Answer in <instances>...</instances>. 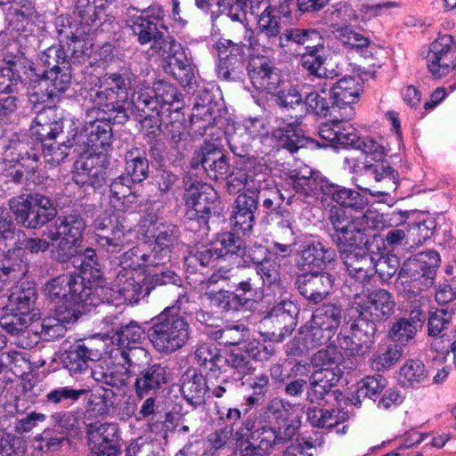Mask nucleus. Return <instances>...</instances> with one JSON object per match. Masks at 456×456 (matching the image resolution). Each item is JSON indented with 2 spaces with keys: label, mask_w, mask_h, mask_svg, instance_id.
Masks as SVG:
<instances>
[{
  "label": "nucleus",
  "mask_w": 456,
  "mask_h": 456,
  "mask_svg": "<svg viewBox=\"0 0 456 456\" xmlns=\"http://www.w3.org/2000/svg\"><path fill=\"white\" fill-rule=\"evenodd\" d=\"M131 76L127 70L106 75L90 90V99L98 108L87 112L83 129L73 136V141L83 145L88 155L97 156L110 148L112 129L110 120L121 124L128 119L126 110L118 98H122L120 94L132 86L134 78Z\"/></svg>",
  "instance_id": "f257e3e1"
},
{
  "label": "nucleus",
  "mask_w": 456,
  "mask_h": 456,
  "mask_svg": "<svg viewBox=\"0 0 456 456\" xmlns=\"http://www.w3.org/2000/svg\"><path fill=\"white\" fill-rule=\"evenodd\" d=\"M439 263L438 253L429 250L407 260L401 268L396 289L399 296L411 305V310L410 319L402 318L393 323L389 332L393 340L407 343L422 327L429 301L424 292L433 285Z\"/></svg>",
  "instance_id": "f03ea898"
},
{
  "label": "nucleus",
  "mask_w": 456,
  "mask_h": 456,
  "mask_svg": "<svg viewBox=\"0 0 456 456\" xmlns=\"http://www.w3.org/2000/svg\"><path fill=\"white\" fill-rule=\"evenodd\" d=\"M263 37H268L273 45L289 47L293 45H305V53L301 54V66L310 75L320 78L333 79L338 76L334 69H328L324 66V58L319 53L321 37L318 30H260Z\"/></svg>",
  "instance_id": "7ed1b4c3"
},
{
  "label": "nucleus",
  "mask_w": 456,
  "mask_h": 456,
  "mask_svg": "<svg viewBox=\"0 0 456 456\" xmlns=\"http://www.w3.org/2000/svg\"><path fill=\"white\" fill-rule=\"evenodd\" d=\"M226 4V2H224ZM227 16L231 20L248 28L256 22L259 28H279L290 20V7L287 1L244 0L229 1Z\"/></svg>",
  "instance_id": "20e7f679"
},
{
  "label": "nucleus",
  "mask_w": 456,
  "mask_h": 456,
  "mask_svg": "<svg viewBox=\"0 0 456 456\" xmlns=\"http://www.w3.org/2000/svg\"><path fill=\"white\" fill-rule=\"evenodd\" d=\"M81 287V276L73 273H63L50 281L44 287L45 297L54 304V317L45 318L42 321L43 330L46 337L60 338L65 331L64 322L61 318L63 310H69L73 305V297Z\"/></svg>",
  "instance_id": "39448f33"
},
{
  "label": "nucleus",
  "mask_w": 456,
  "mask_h": 456,
  "mask_svg": "<svg viewBox=\"0 0 456 456\" xmlns=\"http://www.w3.org/2000/svg\"><path fill=\"white\" fill-rule=\"evenodd\" d=\"M154 348L170 354L183 348L190 338V324L175 308L166 307L154 320L149 330Z\"/></svg>",
  "instance_id": "423d86ee"
},
{
  "label": "nucleus",
  "mask_w": 456,
  "mask_h": 456,
  "mask_svg": "<svg viewBox=\"0 0 456 456\" xmlns=\"http://www.w3.org/2000/svg\"><path fill=\"white\" fill-rule=\"evenodd\" d=\"M377 216L376 213L368 211L359 216L348 217L344 210H332L330 217L334 229L332 239L339 253L366 245V228L372 227L370 221Z\"/></svg>",
  "instance_id": "0eeeda50"
},
{
  "label": "nucleus",
  "mask_w": 456,
  "mask_h": 456,
  "mask_svg": "<svg viewBox=\"0 0 456 456\" xmlns=\"http://www.w3.org/2000/svg\"><path fill=\"white\" fill-rule=\"evenodd\" d=\"M9 208L15 220L30 229L44 226L57 215L53 201L40 193L13 197L9 200Z\"/></svg>",
  "instance_id": "6e6552de"
},
{
  "label": "nucleus",
  "mask_w": 456,
  "mask_h": 456,
  "mask_svg": "<svg viewBox=\"0 0 456 456\" xmlns=\"http://www.w3.org/2000/svg\"><path fill=\"white\" fill-rule=\"evenodd\" d=\"M36 314L19 311H8L5 306L0 318V325L11 335L17 336L16 343L25 349L34 347L41 339H55L56 338L46 337V330H43L42 321L33 320Z\"/></svg>",
  "instance_id": "1a4fd4ad"
},
{
  "label": "nucleus",
  "mask_w": 456,
  "mask_h": 456,
  "mask_svg": "<svg viewBox=\"0 0 456 456\" xmlns=\"http://www.w3.org/2000/svg\"><path fill=\"white\" fill-rule=\"evenodd\" d=\"M151 290V287L141 272L119 270L111 287L108 289L109 296L105 299L115 305H133L147 297Z\"/></svg>",
  "instance_id": "9d476101"
},
{
  "label": "nucleus",
  "mask_w": 456,
  "mask_h": 456,
  "mask_svg": "<svg viewBox=\"0 0 456 456\" xmlns=\"http://www.w3.org/2000/svg\"><path fill=\"white\" fill-rule=\"evenodd\" d=\"M424 58L427 69L433 78L441 79L456 74V37L439 32L429 44Z\"/></svg>",
  "instance_id": "9b49d317"
},
{
  "label": "nucleus",
  "mask_w": 456,
  "mask_h": 456,
  "mask_svg": "<svg viewBox=\"0 0 456 456\" xmlns=\"http://www.w3.org/2000/svg\"><path fill=\"white\" fill-rule=\"evenodd\" d=\"M48 248L49 242L44 239L30 238L20 240L0 258V280L4 282L21 280L28 270L26 252L38 254L46 251Z\"/></svg>",
  "instance_id": "f8f14e48"
},
{
  "label": "nucleus",
  "mask_w": 456,
  "mask_h": 456,
  "mask_svg": "<svg viewBox=\"0 0 456 456\" xmlns=\"http://www.w3.org/2000/svg\"><path fill=\"white\" fill-rule=\"evenodd\" d=\"M339 254L349 277L362 284L376 273L381 279H389L395 273V267L385 270L387 262L385 259L375 261L363 247L349 251L344 250Z\"/></svg>",
  "instance_id": "ddd939ff"
},
{
  "label": "nucleus",
  "mask_w": 456,
  "mask_h": 456,
  "mask_svg": "<svg viewBox=\"0 0 456 456\" xmlns=\"http://www.w3.org/2000/svg\"><path fill=\"white\" fill-rule=\"evenodd\" d=\"M353 308L358 313L361 321L371 322L373 332L375 322L387 321L395 312V301L393 295L384 289L370 293L356 295Z\"/></svg>",
  "instance_id": "4468645a"
},
{
  "label": "nucleus",
  "mask_w": 456,
  "mask_h": 456,
  "mask_svg": "<svg viewBox=\"0 0 456 456\" xmlns=\"http://www.w3.org/2000/svg\"><path fill=\"white\" fill-rule=\"evenodd\" d=\"M124 70H127L132 74L131 77L134 78V81L132 86L127 87L126 93L120 94L122 98H118L119 103L124 104V106L127 105V107L132 106L134 110L140 113V117L143 118V124L149 121L151 123L152 127L156 126L159 128L160 126L159 118V109L157 106L155 97L151 95V88L144 85L136 86V77L128 69H121L117 74H120ZM125 108L127 110V108Z\"/></svg>",
  "instance_id": "2eb2a0df"
},
{
  "label": "nucleus",
  "mask_w": 456,
  "mask_h": 456,
  "mask_svg": "<svg viewBox=\"0 0 456 456\" xmlns=\"http://www.w3.org/2000/svg\"><path fill=\"white\" fill-rule=\"evenodd\" d=\"M362 92V86L359 77L348 76L339 79L330 89L332 117L352 119L355 115L354 105Z\"/></svg>",
  "instance_id": "dca6fc26"
},
{
  "label": "nucleus",
  "mask_w": 456,
  "mask_h": 456,
  "mask_svg": "<svg viewBox=\"0 0 456 456\" xmlns=\"http://www.w3.org/2000/svg\"><path fill=\"white\" fill-rule=\"evenodd\" d=\"M183 198L188 218L197 220L200 225H207L217 200L214 188L206 183L195 181L185 189Z\"/></svg>",
  "instance_id": "f3484780"
},
{
  "label": "nucleus",
  "mask_w": 456,
  "mask_h": 456,
  "mask_svg": "<svg viewBox=\"0 0 456 456\" xmlns=\"http://www.w3.org/2000/svg\"><path fill=\"white\" fill-rule=\"evenodd\" d=\"M88 446L92 456H118L119 429L115 423H91L86 428Z\"/></svg>",
  "instance_id": "a211bd4d"
},
{
  "label": "nucleus",
  "mask_w": 456,
  "mask_h": 456,
  "mask_svg": "<svg viewBox=\"0 0 456 456\" xmlns=\"http://www.w3.org/2000/svg\"><path fill=\"white\" fill-rule=\"evenodd\" d=\"M220 61L216 68L217 76L224 80H236L242 72L248 54L246 47L229 39H220L216 44Z\"/></svg>",
  "instance_id": "6ab92c4d"
},
{
  "label": "nucleus",
  "mask_w": 456,
  "mask_h": 456,
  "mask_svg": "<svg viewBox=\"0 0 456 456\" xmlns=\"http://www.w3.org/2000/svg\"><path fill=\"white\" fill-rule=\"evenodd\" d=\"M152 50L167 59V66L172 75L177 79L188 77L191 73L190 61L182 45L174 38L154 37Z\"/></svg>",
  "instance_id": "aec40b11"
},
{
  "label": "nucleus",
  "mask_w": 456,
  "mask_h": 456,
  "mask_svg": "<svg viewBox=\"0 0 456 456\" xmlns=\"http://www.w3.org/2000/svg\"><path fill=\"white\" fill-rule=\"evenodd\" d=\"M255 419L251 418L244 419L236 429L234 439L238 442H243L245 439H248L265 456H268L282 438L271 427H262L255 429Z\"/></svg>",
  "instance_id": "412c9836"
},
{
  "label": "nucleus",
  "mask_w": 456,
  "mask_h": 456,
  "mask_svg": "<svg viewBox=\"0 0 456 456\" xmlns=\"http://www.w3.org/2000/svg\"><path fill=\"white\" fill-rule=\"evenodd\" d=\"M102 350L95 345V341L77 340L65 351L62 362L69 372L77 374L86 370L89 362H94L101 358Z\"/></svg>",
  "instance_id": "4be33fe9"
},
{
  "label": "nucleus",
  "mask_w": 456,
  "mask_h": 456,
  "mask_svg": "<svg viewBox=\"0 0 456 456\" xmlns=\"http://www.w3.org/2000/svg\"><path fill=\"white\" fill-rule=\"evenodd\" d=\"M86 229L84 219L77 213L59 217L55 225H50L45 235L51 241L60 240L61 244L76 246L82 239Z\"/></svg>",
  "instance_id": "5701e85b"
},
{
  "label": "nucleus",
  "mask_w": 456,
  "mask_h": 456,
  "mask_svg": "<svg viewBox=\"0 0 456 456\" xmlns=\"http://www.w3.org/2000/svg\"><path fill=\"white\" fill-rule=\"evenodd\" d=\"M334 281V277L329 273L311 272L298 278V290L305 299L318 304L330 294Z\"/></svg>",
  "instance_id": "b1692460"
},
{
  "label": "nucleus",
  "mask_w": 456,
  "mask_h": 456,
  "mask_svg": "<svg viewBox=\"0 0 456 456\" xmlns=\"http://www.w3.org/2000/svg\"><path fill=\"white\" fill-rule=\"evenodd\" d=\"M86 279L87 278L81 277V287L73 297V305L69 306V310L62 312L61 318L67 323L76 322L81 313L88 307H95L104 302V298L101 297L104 289L99 286H86L84 282Z\"/></svg>",
  "instance_id": "393cba45"
},
{
  "label": "nucleus",
  "mask_w": 456,
  "mask_h": 456,
  "mask_svg": "<svg viewBox=\"0 0 456 456\" xmlns=\"http://www.w3.org/2000/svg\"><path fill=\"white\" fill-rule=\"evenodd\" d=\"M247 69L251 83L257 90L272 92L281 82L278 70L264 56L250 58Z\"/></svg>",
  "instance_id": "a878e982"
},
{
  "label": "nucleus",
  "mask_w": 456,
  "mask_h": 456,
  "mask_svg": "<svg viewBox=\"0 0 456 456\" xmlns=\"http://www.w3.org/2000/svg\"><path fill=\"white\" fill-rule=\"evenodd\" d=\"M268 130L262 119L256 118H245L233 126V132H227L228 143L231 150L236 153L240 148L249 145L251 140L263 137Z\"/></svg>",
  "instance_id": "bb28decb"
},
{
  "label": "nucleus",
  "mask_w": 456,
  "mask_h": 456,
  "mask_svg": "<svg viewBox=\"0 0 456 456\" xmlns=\"http://www.w3.org/2000/svg\"><path fill=\"white\" fill-rule=\"evenodd\" d=\"M334 249L325 248L319 241H313L302 246L296 263L300 270L312 271L315 268L322 269L336 259Z\"/></svg>",
  "instance_id": "cd10ccee"
},
{
  "label": "nucleus",
  "mask_w": 456,
  "mask_h": 456,
  "mask_svg": "<svg viewBox=\"0 0 456 456\" xmlns=\"http://www.w3.org/2000/svg\"><path fill=\"white\" fill-rule=\"evenodd\" d=\"M200 164L212 179L225 177L230 172L227 157L214 147H206L195 152L191 166L196 167Z\"/></svg>",
  "instance_id": "c85d7f7f"
},
{
  "label": "nucleus",
  "mask_w": 456,
  "mask_h": 456,
  "mask_svg": "<svg viewBox=\"0 0 456 456\" xmlns=\"http://www.w3.org/2000/svg\"><path fill=\"white\" fill-rule=\"evenodd\" d=\"M62 117L57 110L53 108H46L39 111L30 127L32 135L41 142L54 139L62 132Z\"/></svg>",
  "instance_id": "c756f323"
},
{
  "label": "nucleus",
  "mask_w": 456,
  "mask_h": 456,
  "mask_svg": "<svg viewBox=\"0 0 456 456\" xmlns=\"http://www.w3.org/2000/svg\"><path fill=\"white\" fill-rule=\"evenodd\" d=\"M99 158L88 155L81 157L75 162L73 171L74 182L80 185H88L97 188L104 181L105 171L103 167L98 165Z\"/></svg>",
  "instance_id": "7c9ffc66"
},
{
  "label": "nucleus",
  "mask_w": 456,
  "mask_h": 456,
  "mask_svg": "<svg viewBox=\"0 0 456 456\" xmlns=\"http://www.w3.org/2000/svg\"><path fill=\"white\" fill-rule=\"evenodd\" d=\"M257 205L256 195H248L247 193L238 195L232 216V223L237 232L245 233L251 231L255 224Z\"/></svg>",
  "instance_id": "2f4dec72"
},
{
  "label": "nucleus",
  "mask_w": 456,
  "mask_h": 456,
  "mask_svg": "<svg viewBox=\"0 0 456 456\" xmlns=\"http://www.w3.org/2000/svg\"><path fill=\"white\" fill-rule=\"evenodd\" d=\"M134 183L128 176L119 175L110 185V202L117 212H124L136 205L137 193L132 189Z\"/></svg>",
  "instance_id": "473e14b6"
},
{
  "label": "nucleus",
  "mask_w": 456,
  "mask_h": 456,
  "mask_svg": "<svg viewBox=\"0 0 456 456\" xmlns=\"http://www.w3.org/2000/svg\"><path fill=\"white\" fill-rule=\"evenodd\" d=\"M208 390L206 379L195 370H189L183 375L182 394L188 403L194 408L205 403Z\"/></svg>",
  "instance_id": "72a5a7b5"
},
{
  "label": "nucleus",
  "mask_w": 456,
  "mask_h": 456,
  "mask_svg": "<svg viewBox=\"0 0 456 456\" xmlns=\"http://www.w3.org/2000/svg\"><path fill=\"white\" fill-rule=\"evenodd\" d=\"M126 15V26L131 28H167L164 22V12L158 5H151L144 10L130 8Z\"/></svg>",
  "instance_id": "f704fd0d"
},
{
  "label": "nucleus",
  "mask_w": 456,
  "mask_h": 456,
  "mask_svg": "<svg viewBox=\"0 0 456 456\" xmlns=\"http://www.w3.org/2000/svg\"><path fill=\"white\" fill-rule=\"evenodd\" d=\"M40 89L44 90L42 93V100H52L58 98L64 93L70 86V73L69 72V65L66 68L58 69L45 70V78L39 82Z\"/></svg>",
  "instance_id": "c9c22d12"
},
{
  "label": "nucleus",
  "mask_w": 456,
  "mask_h": 456,
  "mask_svg": "<svg viewBox=\"0 0 456 456\" xmlns=\"http://www.w3.org/2000/svg\"><path fill=\"white\" fill-rule=\"evenodd\" d=\"M93 379L99 383L115 387L122 388L127 385L131 377V371L120 360L106 367L96 366L92 370Z\"/></svg>",
  "instance_id": "e433bc0d"
},
{
  "label": "nucleus",
  "mask_w": 456,
  "mask_h": 456,
  "mask_svg": "<svg viewBox=\"0 0 456 456\" xmlns=\"http://www.w3.org/2000/svg\"><path fill=\"white\" fill-rule=\"evenodd\" d=\"M273 138L277 142L278 146L289 150L290 152L297 151L304 147L305 138L301 135L298 128L297 118L291 123L284 121L273 132Z\"/></svg>",
  "instance_id": "4c0bfd02"
},
{
  "label": "nucleus",
  "mask_w": 456,
  "mask_h": 456,
  "mask_svg": "<svg viewBox=\"0 0 456 456\" xmlns=\"http://www.w3.org/2000/svg\"><path fill=\"white\" fill-rule=\"evenodd\" d=\"M400 384L408 388H417L428 379V370L422 361L408 359L400 368Z\"/></svg>",
  "instance_id": "58836bf2"
},
{
  "label": "nucleus",
  "mask_w": 456,
  "mask_h": 456,
  "mask_svg": "<svg viewBox=\"0 0 456 456\" xmlns=\"http://www.w3.org/2000/svg\"><path fill=\"white\" fill-rule=\"evenodd\" d=\"M177 246L176 236L167 231L160 232L152 245L151 253L148 254L149 265L155 266L169 262L171 253Z\"/></svg>",
  "instance_id": "ea45409f"
},
{
  "label": "nucleus",
  "mask_w": 456,
  "mask_h": 456,
  "mask_svg": "<svg viewBox=\"0 0 456 456\" xmlns=\"http://www.w3.org/2000/svg\"><path fill=\"white\" fill-rule=\"evenodd\" d=\"M289 181L296 192L305 196L312 195L320 187L317 173L306 165L290 171Z\"/></svg>",
  "instance_id": "a19ab883"
},
{
  "label": "nucleus",
  "mask_w": 456,
  "mask_h": 456,
  "mask_svg": "<svg viewBox=\"0 0 456 456\" xmlns=\"http://www.w3.org/2000/svg\"><path fill=\"white\" fill-rule=\"evenodd\" d=\"M107 4V0H77L76 12L81 19L80 25L98 28L102 24L101 15Z\"/></svg>",
  "instance_id": "79ce46f5"
},
{
  "label": "nucleus",
  "mask_w": 456,
  "mask_h": 456,
  "mask_svg": "<svg viewBox=\"0 0 456 456\" xmlns=\"http://www.w3.org/2000/svg\"><path fill=\"white\" fill-rule=\"evenodd\" d=\"M36 298L37 292L33 286L28 285L26 288L23 286L20 288L16 287L9 296L6 309L8 311H19L28 314H34L32 311Z\"/></svg>",
  "instance_id": "37998d69"
},
{
  "label": "nucleus",
  "mask_w": 456,
  "mask_h": 456,
  "mask_svg": "<svg viewBox=\"0 0 456 456\" xmlns=\"http://www.w3.org/2000/svg\"><path fill=\"white\" fill-rule=\"evenodd\" d=\"M223 354L211 343H202L196 347L194 358L198 365L205 370L216 373L221 371Z\"/></svg>",
  "instance_id": "c03bdc74"
},
{
  "label": "nucleus",
  "mask_w": 456,
  "mask_h": 456,
  "mask_svg": "<svg viewBox=\"0 0 456 456\" xmlns=\"http://www.w3.org/2000/svg\"><path fill=\"white\" fill-rule=\"evenodd\" d=\"M327 85L320 84L318 90L308 93L303 101V107L305 112L313 113L319 117H327L331 115V106L327 101Z\"/></svg>",
  "instance_id": "a18cd8bd"
},
{
  "label": "nucleus",
  "mask_w": 456,
  "mask_h": 456,
  "mask_svg": "<svg viewBox=\"0 0 456 456\" xmlns=\"http://www.w3.org/2000/svg\"><path fill=\"white\" fill-rule=\"evenodd\" d=\"M149 164L146 157L138 149L128 151L126 154V176L134 183H141L148 176Z\"/></svg>",
  "instance_id": "49530a36"
},
{
  "label": "nucleus",
  "mask_w": 456,
  "mask_h": 456,
  "mask_svg": "<svg viewBox=\"0 0 456 456\" xmlns=\"http://www.w3.org/2000/svg\"><path fill=\"white\" fill-rule=\"evenodd\" d=\"M166 382L165 369L159 365L148 368L136 379L135 387L138 396H144L150 390L156 389Z\"/></svg>",
  "instance_id": "de8ad7c7"
},
{
  "label": "nucleus",
  "mask_w": 456,
  "mask_h": 456,
  "mask_svg": "<svg viewBox=\"0 0 456 456\" xmlns=\"http://www.w3.org/2000/svg\"><path fill=\"white\" fill-rule=\"evenodd\" d=\"M387 380L381 375L367 376L357 384L355 391V405L361 403V398L375 400L387 387Z\"/></svg>",
  "instance_id": "09e8293b"
},
{
  "label": "nucleus",
  "mask_w": 456,
  "mask_h": 456,
  "mask_svg": "<svg viewBox=\"0 0 456 456\" xmlns=\"http://www.w3.org/2000/svg\"><path fill=\"white\" fill-rule=\"evenodd\" d=\"M312 321L335 334L340 325L341 309L333 304L324 305L314 313Z\"/></svg>",
  "instance_id": "8fccbe9b"
},
{
  "label": "nucleus",
  "mask_w": 456,
  "mask_h": 456,
  "mask_svg": "<svg viewBox=\"0 0 456 456\" xmlns=\"http://www.w3.org/2000/svg\"><path fill=\"white\" fill-rule=\"evenodd\" d=\"M226 368L234 370L233 379L238 380L250 376L255 370L245 355L235 353H228L223 355L221 371H226Z\"/></svg>",
  "instance_id": "3c124183"
},
{
  "label": "nucleus",
  "mask_w": 456,
  "mask_h": 456,
  "mask_svg": "<svg viewBox=\"0 0 456 456\" xmlns=\"http://www.w3.org/2000/svg\"><path fill=\"white\" fill-rule=\"evenodd\" d=\"M365 339L358 336V331L354 330L353 335L340 333L338 336V345L348 356L363 355L369 349L370 337L368 332L364 333Z\"/></svg>",
  "instance_id": "603ef678"
},
{
  "label": "nucleus",
  "mask_w": 456,
  "mask_h": 456,
  "mask_svg": "<svg viewBox=\"0 0 456 456\" xmlns=\"http://www.w3.org/2000/svg\"><path fill=\"white\" fill-rule=\"evenodd\" d=\"M152 91L157 106L159 109V113L163 110H169L175 102H179L182 100V94L173 85L163 80L156 81L153 84Z\"/></svg>",
  "instance_id": "864d4df0"
},
{
  "label": "nucleus",
  "mask_w": 456,
  "mask_h": 456,
  "mask_svg": "<svg viewBox=\"0 0 456 456\" xmlns=\"http://www.w3.org/2000/svg\"><path fill=\"white\" fill-rule=\"evenodd\" d=\"M130 232L123 224L112 230L110 236L98 235L97 243L106 252L115 254L121 251L129 242Z\"/></svg>",
  "instance_id": "5fc2aeb1"
},
{
  "label": "nucleus",
  "mask_w": 456,
  "mask_h": 456,
  "mask_svg": "<svg viewBox=\"0 0 456 456\" xmlns=\"http://www.w3.org/2000/svg\"><path fill=\"white\" fill-rule=\"evenodd\" d=\"M331 197L340 206L354 209H362L368 204L367 198L358 191L340 186L332 188Z\"/></svg>",
  "instance_id": "6e6d98bb"
},
{
  "label": "nucleus",
  "mask_w": 456,
  "mask_h": 456,
  "mask_svg": "<svg viewBox=\"0 0 456 456\" xmlns=\"http://www.w3.org/2000/svg\"><path fill=\"white\" fill-rule=\"evenodd\" d=\"M342 362L343 355L335 345L317 351L311 358L312 365L316 369L339 367Z\"/></svg>",
  "instance_id": "4d7b16f0"
},
{
  "label": "nucleus",
  "mask_w": 456,
  "mask_h": 456,
  "mask_svg": "<svg viewBox=\"0 0 456 456\" xmlns=\"http://www.w3.org/2000/svg\"><path fill=\"white\" fill-rule=\"evenodd\" d=\"M216 253V257H223L229 254H240L241 252L242 243L240 240L235 238L232 232H224L219 234L210 244Z\"/></svg>",
  "instance_id": "13d9d810"
},
{
  "label": "nucleus",
  "mask_w": 456,
  "mask_h": 456,
  "mask_svg": "<svg viewBox=\"0 0 456 456\" xmlns=\"http://www.w3.org/2000/svg\"><path fill=\"white\" fill-rule=\"evenodd\" d=\"M334 335L323 327L315 325L314 321H311L309 326L300 330V338L305 340L306 346L310 349L326 344Z\"/></svg>",
  "instance_id": "bf43d9fd"
},
{
  "label": "nucleus",
  "mask_w": 456,
  "mask_h": 456,
  "mask_svg": "<svg viewBox=\"0 0 456 456\" xmlns=\"http://www.w3.org/2000/svg\"><path fill=\"white\" fill-rule=\"evenodd\" d=\"M248 329L242 324L226 326L225 328L216 330L213 337L220 344L225 346H235L240 344L248 337Z\"/></svg>",
  "instance_id": "052dcab7"
},
{
  "label": "nucleus",
  "mask_w": 456,
  "mask_h": 456,
  "mask_svg": "<svg viewBox=\"0 0 456 456\" xmlns=\"http://www.w3.org/2000/svg\"><path fill=\"white\" fill-rule=\"evenodd\" d=\"M307 419L313 427L329 428L338 423V412L335 410L310 407L307 410Z\"/></svg>",
  "instance_id": "680f3d73"
},
{
  "label": "nucleus",
  "mask_w": 456,
  "mask_h": 456,
  "mask_svg": "<svg viewBox=\"0 0 456 456\" xmlns=\"http://www.w3.org/2000/svg\"><path fill=\"white\" fill-rule=\"evenodd\" d=\"M265 168L263 166L258 165L249 166L246 167L247 172V182L246 190L251 193V195L258 194L262 189L268 185L267 174L264 172Z\"/></svg>",
  "instance_id": "e2e57ef3"
},
{
  "label": "nucleus",
  "mask_w": 456,
  "mask_h": 456,
  "mask_svg": "<svg viewBox=\"0 0 456 456\" xmlns=\"http://www.w3.org/2000/svg\"><path fill=\"white\" fill-rule=\"evenodd\" d=\"M16 65V61L8 60L6 66L0 69V94H12L17 90L20 76Z\"/></svg>",
  "instance_id": "0e129e2a"
},
{
  "label": "nucleus",
  "mask_w": 456,
  "mask_h": 456,
  "mask_svg": "<svg viewBox=\"0 0 456 456\" xmlns=\"http://www.w3.org/2000/svg\"><path fill=\"white\" fill-rule=\"evenodd\" d=\"M402 356L401 351L394 346L380 347L372 356V367L378 370L390 368Z\"/></svg>",
  "instance_id": "69168bd1"
},
{
  "label": "nucleus",
  "mask_w": 456,
  "mask_h": 456,
  "mask_svg": "<svg viewBox=\"0 0 456 456\" xmlns=\"http://www.w3.org/2000/svg\"><path fill=\"white\" fill-rule=\"evenodd\" d=\"M148 254L143 252L140 248H133L125 252L120 260V270H133L134 272H140L143 266L149 265Z\"/></svg>",
  "instance_id": "338daca9"
},
{
  "label": "nucleus",
  "mask_w": 456,
  "mask_h": 456,
  "mask_svg": "<svg viewBox=\"0 0 456 456\" xmlns=\"http://www.w3.org/2000/svg\"><path fill=\"white\" fill-rule=\"evenodd\" d=\"M453 314L454 311L449 308L436 309L430 312L428 322V335L439 336L452 321Z\"/></svg>",
  "instance_id": "774afa93"
}]
</instances>
